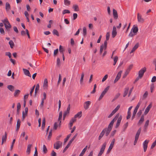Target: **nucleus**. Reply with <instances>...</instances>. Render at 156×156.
Masks as SVG:
<instances>
[{
	"instance_id": "f257e3e1",
	"label": "nucleus",
	"mask_w": 156,
	"mask_h": 156,
	"mask_svg": "<svg viewBox=\"0 0 156 156\" xmlns=\"http://www.w3.org/2000/svg\"><path fill=\"white\" fill-rule=\"evenodd\" d=\"M118 118V116H117V115H116L110 123L108 127L105 128L107 130H108V132L109 131L110 132L113 126L114 122L115 121H116L117 119Z\"/></svg>"
},
{
	"instance_id": "f03ea898",
	"label": "nucleus",
	"mask_w": 156,
	"mask_h": 156,
	"mask_svg": "<svg viewBox=\"0 0 156 156\" xmlns=\"http://www.w3.org/2000/svg\"><path fill=\"white\" fill-rule=\"evenodd\" d=\"M110 133V132H108L106 128H104L100 133L98 137V140H100L103 136L105 134L106 136H108Z\"/></svg>"
},
{
	"instance_id": "7ed1b4c3",
	"label": "nucleus",
	"mask_w": 156,
	"mask_h": 156,
	"mask_svg": "<svg viewBox=\"0 0 156 156\" xmlns=\"http://www.w3.org/2000/svg\"><path fill=\"white\" fill-rule=\"evenodd\" d=\"M62 143L60 141H56L54 144V148L57 150L61 147L62 146Z\"/></svg>"
},
{
	"instance_id": "20e7f679",
	"label": "nucleus",
	"mask_w": 156,
	"mask_h": 156,
	"mask_svg": "<svg viewBox=\"0 0 156 156\" xmlns=\"http://www.w3.org/2000/svg\"><path fill=\"white\" fill-rule=\"evenodd\" d=\"M146 70V68L145 67L141 69L139 72L138 77L140 78H141Z\"/></svg>"
},
{
	"instance_id": "39448f33",
	"label": "nucleus",
	"mask_w": 156,
	"mask_h": 156,
	"mask_svg": "<svg viewBox=\"0 0 156 156\" xmlns=\"http://www.w3.org/2000/svg\"><path fill=\"white\" fill-rule=\"evenodd\" d=\"M133 66V65L132 64H131L128 67L127 69L126 70L123 76V78H125L127 75L129 74V72H130V70L132 68Z\"/></svg>"
},
{
	"instance_id": "423d86ee",
	"label": "nucleus",
	"mask_w": 156,
	"mask_h": 156,
	"mask_svg": "<svg viewBox=\"0 0 156 156\" xmlns=\"http://www.w3.org/2000/svg\"><path fill=\"white\" fill-rule=\"evenodd\" d=\"M137 20L139 23H142L144 21V19L142 17V16L139 13L137 15Z\"/></svg>"
},
{
	"instance_id": "0eeeda50",
	"label": "nucleus",
	"mask_w": 156,
	"mask_h": 156,
	"mask_svg": "<svg viewBox=\"0 0 156 156\" xmlns=\"http://www.w3.org/2000/svg\"><path fill=\"white\" fill-rule=\"evenodd\" d=\"M70 109V105H69L68 106L66 110L64 112L63 116V119H65L66 115L69 113Z\"/></svg>"
},
{
	"instance_id": "6e6552de",
	"label": "nucleus",
	"mask_w": 156,
	"mask_h": 156,
	"mask_svg": "<svg viewBox=\"0 0 156 156\" xmlns=\"http://www.w3.org/2000/svg\"><path fill=\"white\" fill-rule=\"evenodd\" d=\"M149 142V140H146L143 143L144 150V152H146L147 147V144Z\"/></svg>"
},
{
	"instance_id": "1a4fd4ad",
	"label": "nucleus",
	"mask_w": 156,
	"mask_h": 156,
	"mask_svg": "<svg viewBox=\"0 0 156 156\" xmlns=\"http://www.w3.org/2000/svg\"><path fill=\"white\" fill-rule=\"evenodd\" d=\"M107 143L106 142H105L103 145H102L101 148L100 149V151L99 153L101 154L102 155L104 151L105 150V148L106 146V145Z\"/></svg>"
},
{
	"instance_id": "9d476101",
	"label": "nucleus",
	"mask_w": 156,
	"mask_h": 156,
	"mask_svg": "<svg viewBox=\"0 0 156 156\" xmlns=\"http://www.w3.org/2000/svg\"><path fill=\"white\" fill-rule=\"evenodd\" d=\"M122 73V71H120L119 72L116 77V78H115V80H114V83H116L120 78Z\"/></svg>"
},
{
	"instance_id": "9b49d317",
	"label": "nucleus",
	"mask_w": 156,
	"mask_h": 156,
	"mask_svg": "<svg viewBox=\"0 0 156 156\" xmlns=\"http://www.w3.org/2000/svg\"><path fill=\"white\" fill-rule=\"evenodd\" d=\"M117 116L118 117V116L117 115ZM118 119L117 120V123L115 126V128H117L119 126L122 119V116L121 115H120L119 118L118 117Z\"/></svg>"
},
{
	"instance_id": "f8f14e48",
	"label": "nucleus",
	"mask_w": 156,
	"mask_h": 156,
	"mask_svg": "<svg viewBox=\"0 0 156 156\" xmlns=\"http://www.w3.org/2000/svg\"><path fill=\"white\" fill-rule=\"evenodd\" d=\"M117 34L116 29L115 26H113L112 33V37L114 38L115 37Z\"/></svg>"
},
{
	"instance_id": "ddd939ff",
	"label": "nucleus",
	"mask_w": 156,
	"mask_h": 156,
	"mask_svg": "<svg viewBox=\"0 0 156 156\" xmlns=\"http://www.w3.org/2000/svg\"><path fill=\"white\" fill-rule=\"evenodd\" d=\"M149 120H147L145 123V124L144 126V132H146L147 131V127L149 125Z\"/></svg>"
},
{
	"instance_id": "4468645a",
	"label": "nucleus",
	"mask_w": 156,
	"mask_h": 156,
	"mask_svg": "<svg viewBox=\"0 0 156 156\" xmlns=\"http://www.w3.org/2000/svg\"><path fill=\"white\" fill-rule=\"evenodd\" d=\"M90 102L89 101H86L84 103V108L85 109H87L89 107V105L90 104Z\"/></svg>"
},
{
	"instance_id": "2eb2a0df",
	"label": "nucleus",
	"mask_w": 156,
	"mask_h": 156,
	"mask_svg": "<svg viewBox=\"0 0 156 156\" xmlns=\"http://www.w3.org/2000/svg\"><path fill=\"white\" fill-rule=\"evenodd\" d=\"M138 27L137 26H135V25L133 26L132 29L131 30H132L134 33H135L136 34L138 32Z\"/></svg>"
},
{
	"instance_id": "dca6fc26",
	"label": "nucleus",
	"mask_w": 156,
	"mask_h": 156,
	"mask_svg": "<svg viewBox=\"0 0 156 156\" xmlns=\"http://www.w3.org/2000/svg\"><path fill=\"white\" fill-rule=\"evenodd\" d=\"M76 121V119H75L73 117L72 118L71 120H70L69 125L70 126V129H71V127L73 126V124L74 122H75Z\"/></svg>"
},
{
	"instance_id": "f3484780",
	"label": "nucleus",
	"mask_w": 156,
	"mask_h": 156,
	"mask_svg": "<svg viewBox=\"0 0 156 156\" xmlns=\"http://www.w3.org/2000/svg\"><path fill=\"white\" fill-rule=\"evenodd\" d=\"M7 133L6 132L5 133V135L2 138V144H3L4 142H5L7 139Z\"/></svg>"
},
{
	"instance_id": "a211bd4d",
	"label": "nucleus",
	"mask_w": 156,
	"mask_h": 156,
	"mask_svg": "<svg viewBox=\"0 0 156 156\" xmlns=\"http://www.w3.org/2000/svg\"><path fill=\"white\" fill-rule=\"evenodd\" d=\"M23 69L24 73L25 75L29 77L31 76V75L30 74V73L28 70L24 68Z\"/></svg>"
},
{
	"instance_id": "6ab92c4d",
	"label": "nucleus",
	"mask_w": 156,
	"mask_h": 156,
	"mask_svg": "<svg viewBox=\"0 0 156 156\" xmlns=\"http://www.w3.org/2000/svg\"><path fill=\"white\" fill-rule=\"evenodd\" d=\"M152 105L151 104H149L146 108L145 110V111L144 112V113L145 115L147 114L149 112L150 109Z\"/></svg>"
},
{
	"instance_id": "aec40b11",
	"label": "nucleus",
	"mask_w": 156,
	"mask_h": 156,
	"mask_svg": "<svg viewBox=\"0 0 156 156\" xmlns=\"http://www.w3.org/2000/svg\"><path fill=\"white\" fill-rule=\"evenodd\" d=\"M113 17L115 19H117L118 18V15L117 11L115 9L113 10Z\"/></svg>"
},
{
	"instance_id": "412c9836",
	"label": "nucleus",
	"mask_w": 156,
	"mask_h": 156,
	"mask_svg": "<svg viewBox=\"0 0 156 156\" xmlns=\"http://www.w3.org/2000/svg\"><path fill=\"white\" fill-rule=\"evenodd\" d=\"M82 112L81 111L79 112L75 115L73 118H75V119L76 118H80L82 116Z\"/></svg>"
},
{
	"instance_id": "4be33fe9",
	"label": "nucleus",
	"mask_w": 156,
	"mask_h": 156,
	"mask_svg": "<svg viewBox=\"0 0 156 156\" xmlns=\"http://www.w3.org/2000/svg\"><path fill=\"white\" fill-rule=\"evenodd\" d=\"M20 125V121L19 119H18L17 120L16 127V130L17 131L19 130Z\"/></svg>"
},
{
	"instance_id": "5701e85b",
	"label": "nucleus",
	"mask_w": 156,
	"mask_h": 156,
	"mask_svg": "<svg viewBox=\"0 0 156 156\" xmlns=\"http://www.w3.org/2000/svg\"><path fill=\"white\" fill-rule=\"evenodd\" d=\"M129 90V88L128 87H126L124 89V91L123 94V97H125L128 93Z\"/></svg>"
},
{
	"instance_id": "b1692460",
	"label": "nucleus",
	"mask_w": 156,
	"mask_h": 156,
	"mask_svg": "<svg viewBox=\"0 0 156 156\" xmlns=\"http://www.w3.org/2000/svg\"><path fill=\"white\" fill-rule=\"evenodd\" d=\"M48 80L47 79H44L43 83V87L45 88H47L48 86Z\"/></svg>"
},
{
	"instance_id": "393cba45",
	"label": "nucleus",
	"mask_w": 156,
	"mask_h": 156,
	"mask_svg": "<svg viewBox=\"0 0 156 156\" xmlns=\"http://www.w3.org/2000/svg\"><path fill=\"white\" fill-rule=\"evenodd\" d=\"M10 9V6L8 2H6L5 4V10L8 12Z\"/></svg>"
},
{
	"instance_id": "a878e982",
	"label": "nucleus",
	"mask_w": 156,
	"mask_h": 156,
	"mask_svg": "<svg viewBox=\"0 0 156 156\" xmlns=\"http://www.w3.org/2000/svg\"><path fill=\"white\" fill-rule=\"evenodd\" d=\"M144 116L143 115H142L140 119L138 122V125H141L144 122Z\"/></svg>"
},
{
	"instance_id": "bb28decb",
	"label": "nucleus",
	"mask_w": 156,
	"mask_h": 156,
	"mask_svg": "<svg viewBox=\"0 0 156 156\" xmlns=\"http://www.w3.org/2000/svg\"><path fill=\"white\" fill-rule=\"evenodd\" d=\"M73 8L74 9L75 11L77 12L79 10L78 6L76 4L73 5Z\"/></svg>"
},
{
	"instance_id": "cd10ccee",
	"label": "nucleus",
	"mask_w": 156,
	"mask_h": 156,
	"mask_svg": "<svg viewBox=\"0 0 156 156\" xmlns=\"http://www.w3.org/2000/svg\"><path fill=\"white\" fill-rule=\"evenodd\" d=\"M32 146V145L30 144H29L28 145L27 147V152L28 154H29L31 150V147Z\"/></svg>"
},
{
	"instance_id": "c85d7f7f",
	"label": "nucleus",
	"mask_w": 156,
	"mask_h": 156,
	"mask_svg": "<svg viewBox=\"0 0 156 156\" xmlns=\"http://www.w3.org/2000/svg\"><path fill=\"white\" fill-rule=\"evenodd\" d=\"M84 75V73L83 72L81 73V76L80 79V83L81 84H82L83 83V80Z\"/></svg>"
},
{
	"instance_id": "c756f323",
	"label": "nucleus",
	"mask_w": 156,
	"mask_h": 156,
	"mask_svg": "<svg viewBox=\"0 0 156 156\" xmlns=\"http://www.w3.org/2000/svg\"><path fill=\"white\" fill-rule=\"evenodd\" d=\"M87 146H86L85 147L83 150L81 152L79 156H83L84 154L85 151L87 149Z\"/></svg>"
},
{
	"instance_id": "7c9ffc66",
	"label": "nucleus",
	"mask_w": 156,
	"mask_h": 156,
	"mask_svg": "<svg viewBox=\"0 0 156 156\" xmlns=\"http://www.w3.org/2000/svg\"><path fill=\"white\" fill-rule=\"evenodd\" d=\"M59 52L62 54H62H64V49L63 48L62 46L61 45H60L59 47Z\"/></svg>"
},
{
	"instance_id": "2f4dec72",
	"label": "nucleus",
	"mask_w": 156,
	"mask_h": 156,
	"mask_svg": "<svg viewBox=\"0 0 156 156\" xmlns=\"http://www.w3.org/2000/svg\"><path fill=\"white\" fill-rule=\"evenodd\" d=\"M148 94V92L147 91H146L144 94L141 98L143 100L145 99L147 97Z\"/></svg>"
},
{
	"instance_id": "473e14b6",
	"label": "nucleus",
	"mask_w": 156,
	"mask_h": 156,
	"mask_svg": "<svg viewBox=\"0 0 156 156\" xmlns=\"http://www.w3.org/2000/svg\"><path fill=\"white\" fill-rule=\"evenodd\" d=\"M4 25L5 28L7 30L9 29L11 27V26L10 24L9 23H7V24L5 23L4 24Z\"/></svg>"
},
{
	"instance_id": "72a5a7b5",
	"label": "nucleus",
	"mask_w": 156,
	"mask_h": 156,
	"mask_svg": "<svg viewBox=\"0 0 156 156\" xmlns=\"http://www.w3.org/2000/svg\"><path fill=\"white\" fill-rule=\"evenodd\" d=\"M20 91L19 90H16L14 94V96L15 97H17L18 95L20 93Z\"/></svg>"
},
{
	"instance_id": "f704fd0d",
	"label": "nucleus",
	"mask_w": 156,
	"mask_h": 156,
	"mask_svg": "<svg viewBox=\"0 0 156 156\" xmlns=\"http://www.w3.org/2000/svg\"><path fill=\"white\" fill-rule=\"evenodd\" d=\"M118 59V58L117 56H115L113 58L114 63H113V65L114 66H115V65Z\"/></svg>"
},
{
	"instance_id": "c9c22d12",
	"label": "nucleus",
	"mask_w": 156,
	"mask_h": 156,
	"mask_svg": "<svg viewBox=\"0 0 156 156\" xmlns=\"http://www.w3.org/2000/svg\"><path fill=\"white\" fill-rule=\"evenodd\" d=\"M7 88L11 91H13L14 90V87L12 85H8L7 87Z\"/></svg>"
},
{
	"instance_id": "e433bc0d",
	"label": "nucleus",
	"mask_w": 156,
	"mask_h": 156,
	"mask_svg": "<svg viewBox=\"0 0 156 156\" xmlns=\"http://www.w3.org/2000/svg\"><path fill=\"white\" fill-rule=\"evenodd\" d=\"M45 118H44L43 119L42 121V129H43L45 126Z\"/></svg>"
},
{
	"instance_id": "4c0bfd02",
	"label": "nucleus",
	"mask_w": 156,
	"mask_h": 156,
	"mask_svg": "<svg viewBox=\"0 0 156 156\" xmlns=\"http://www.w3.org/2000/svg\"><path fill=\"white\" fill-rule=\"evenodd\" d=\"M52 33L54 35H56L58 36H59V33H58V31L57 30H55V29L53 30Z\"/></svg>"
},
{
	"instance_id": "58836bf2",
	"label": "nucleus",
	"mask_w": 156,
	"mask_h": 156,
	"mask_svg": "<svg viewBox=\"0 0 156 156\" xmlns=\"http://www.w3.org/2000/svg\"><path fill=\"white\" fill-rule=\"evenodd\" d=\"M9 44L10 45V48H12L13 47L14 45L13 42L12 40H10L9 41Z\"/></svg>"
},
{
	"instance_id": "ea45409f",
	"label": "nucleus",
	"mask_w": 156,
	"mask_h": 156,
	"mask_svg": "<svg viewBox=\"0 0 156 156\" xmlns=\"http://www.w3.org/2000/svg\"><path fill=\"white\" fill-rule=\"evenodd\" d=\"M141 101H140L138 102V103L137 105H136V107L134 110L137 111L139 108V107L141 104Z\"/></svg>"
},
{
	"instance_id": "a19ab883",
	"label": "nucleus",
	"mask_w": 156,
	"mask_h": 156,
	"mask_svg": "<svg viewBox=\"0 0 156 156\" xmlns=\"http://www.w3.org/2000/svg\"><path fill=\"white\" fill-rule=\"evenodd\" d=\"M107 41H105L104 42V44L102 45V46H103V48H104V49L105 50L107 48Z\"/></svg>"
},
{
	"instance_id": "79ce46f5",
	"label": "nucleus",
	"mask_w": 156,
	"mask_h": 156,
	"mask_svg": "<svg viewBox=\"0 0 156 156\" xmlns=\"http://www.w3.org/2000/svg\"><path fill=\"white\" fill-rule=\"evenodd\" d=\"M109 86H108L107 87H106L104 90L102 92L103 93L105 94L106 92L108 91V90H109Z\"/></svg>"
},
{
	"instance_id": "37998d69",
	"label": "nucleus",
	"mask_w": 156,
	"mask_h": 156,
	"mask_svg": "<svg viewBox=\"0 0 156 156\" xmlns=\"http://www.w3.org/2000/svg\"><path fill=\"white\" fill-rule=\"evenodd\" d=\"M109 86H108L107 87H106L104 90L102 92L103 93L105 94L106 92L108 91V90H109Z\"/></svg>"
},
{
	"instance_id": "c03bdc74",
	"label": "nucleus",
	"mask_w": 156,
	"mask_h": 156,
	"mask_svg": "<svg viewBox=\"0 0 156 156\" xmlns=\"http://www.w3.org/2000/svg\"><path fill=\"white\" fill-rule=\"evenodd\" d=\"M128 125V122H126L125 124H124L123 126V131H125L127 128V127Z\"/></svg>"
},
{
	"instance_id": "a18cd8bd",
	"label": "nucleus",
	"mask_w": 156,
	"mask_h": 156,
	"mask_svg": "<svg viewBox=\"0 0 156 156\" xmlns=\"http://www.w3.org/2000/svg\"><path fill=\"white\" fill-rule=\"evenodd\" d=\"M137 111L135 110H134L133 112V114L132 115V118H131L132 120H133L135 118L136 114Z\"/></svg>"
},
{
	"instance_id": "49530a36",
	"label": "nucleus",
	"mask_w": 156,
	"mask_h": 156,
	"mask_svg": "<svg viewBox=\"0 0 156 156\" xmlns=\"http://www.w3.org/2000/svg\"><path fill=\"white\" fill-rule=\"evenodd\" d=\"M87 34V28L85 27L83 28V35L85 36Z\"/></svg>"
},
{
	"instance_id": "de8ad7c7",
	"label": "nucleus",
	"mask_w": 156,
	"mask_h": 156,
	"mask_svg": "<svg viewBox=\"0 0 156 156\" xmlns=\"http://www.w3.org/2000/svg\"><path fill=\"white\" fill-rule=\"evenodd\" d=\"M64 3L65 5L68 6L70 4V2L68 0H64Z\"/></svg>"
},
{
	"instance_id": "09e8293b",
	"label": "nucleus",
	"mask_w": 156,
	"mask_h": 156,
	"mask_svg": "<svg viewBox=\"0 0 156 156\" xmlns=\"http://www.w3.org/2000/svg\"><path fill=\"white\" fill-rule=\"evenodd\" d=\"M71 134H69L67 136L66 138L64 140V143H65L69 139V137H70L71 136Z\"/></svg>"
},
{
	"instance_id": "8fccbe9b",
	"label": "nucleus",
	"mask_w": 156,
	"mask_h": 156,
	"mask_svg": "<svg viewBox=\"0 0 156 156\" xmlns=\"http://www.w3.org/2000/svg\"><path fill=\"white\" fill-rule=\"evenodd\" d=\"M43 151L44 153H46L47 151V149L45 145H44L43 146Z\"/></svg>"
},
{
	"instance_id": "3c124183",
	"label": "nucleus",
	"mask_w": 156,
	"mask_h": 156,
	"mask_svg": "<svg viewBox=\"0 0 156 156\" xmlns=\"http://www.w3.org/2000/svg\"><path fill=\"white\" fill-rule=\"evenodd\" d=\"M62 111L60 112H59V115L58 119V120L59 121L60 120H61L62 117Z\"/></svg>"
},
{
	"instance_id": "603ef678",
	"label": "nucleus",
	"mask_w": 156,
	"mask_h": 156,
	"mask_svg": "<svg viewBox=\"0 0 156 156\" xmlns=\"http://www.w3.org/2000/svg\"><path fill=\"white\" fill-rule=\"evenodd\" d=\"M62 14L64 15L66 13H70V11L68 10H64L62 11Z\"/></svg>"
},
{
	"instance_id": "864d4df0",
	"label": "nucleus",
	"mask_w": 156,
	"mask_h": 156,
	"mask_svg": "<svg viewBox=\"0 0 156 156\" xmlns=\"http://www.w3.org/2000/svg\"><path fill=\"white\" fill-rule=\"evenodd\" d=\"M136 35V34L134 33L132 30H131L129 34V37H133V36Z\"/></svg>"
},
{
	"instance_id": "5fc2aeb1",
	"label": "nucleus",
	"mask_w": 156,
	"mask_h": 156,
	"mask_svg": "<svg viewBox=\"0 0 156 156\" xmlns=\"http://www.w3.org/2000/svg\"><path fill=\"white\" fill-rule=\"evenodd\" d=\"M52 130H51L49 132V134L48 136V140H50V139L51 138V137L52 136Z\"/></svg>"
},
{
	"instance_id": "6e6d98bb",
	"label": "nucleus",
	"mask_w": 156,
	"mask_h": 156,
	"mask_svg": "<svg viewBox=\"0 0 156 156\" xmlns=\"http://www.w3.org/2000/svg\"><path fill=\"white\" fill-rule=\"evenodd\" d=\"M2 21L4 23V24L5 23L6 24H7V23H9V22L8 21V19L7 18H5L4 20H2Z\"/></svg>"
},
{
	"instance_id": "4d7b16f0",
	"label": "nucleus",
	"mask_w": 156,
	"mask_h": 156,
	"mask_svg": "<svg viewBox=\"0 0 156 156\" xmlns=\"http://www.w3.org/2000/svg\"><path fill=\"white\" fill-rule=\"evenodd\" d=\"M108 77V75L107 74H106L105 75V76L103 77V78H102V82H104L105 81L107 78Z\"/></svg>"
},
{
	"instance_id": "13d9d810",
	"label": "nucleus",
	"mask_w": 156,
	"mask_h": 156,
	"mask_svg": "<svg viewBox=\"0 0 156 156\" xmlns=\"http://www.w3.org/2000/svg\"><path fill=\"white\" fill-rule=\"evenodd\" d=\"M35 85H34L33 87L32 88V89H31V91L30 92V95L31 96H32V93L34 91V88H35Z\"/></svg>"
},
{
	"instance_id": "bf43d9fd",
	"label": "nucleus",
	"mask_w": 156,
	"mask_h": 156,
	"mask_svg": "<svg viewBox=\"0 0 156 156\" xmlns=\"http://www.w3.org/2000/svg\"><path fill=\"white\" fill-rule=\"evenodd\" d=\"M0 32L2 34H5V31L4 29L2 27H0Z\"/></svg>"
},
{
	"instance_id": "052dcab7",
	"label": "nucleus",
	"mask_w": 156,
	"mask_h": 156,
	"mask_svg": "<svg viewBox=\"0 0 156 156\" xmlns=\"http://www.w3.org/2000/svg\"><path fill=\"white\" fill-rule=\"evenodd\" d=\"M105 94L102 92L98 98V100L100 101L103 98Z\"/></svg>"
},
{
	"instance_id": "680f3d73",
	"label": "nucleus",
	"mask_w": 156,
	"mask_h": 156,
	"mask_svg": "<svg viewBox=\"0 0 156 156\" xmlns=\"http://www.w3.org/2000/svg\"><path fill=\"white\" fill-rule=\"evenodd\" d=\"M113 147H112L110 146H109V147L108 148V149L107 151V153H106L107 154H108L110 153V151H111V150L112 149Z\"/></svg>"
},
{
	"instance_id": "e2e57ef3",
	"label": "nucleus",
	"mask_w": 156,
	"mask_h": 156,
	"mask_svg": "<svg viewBox=\"0 0 156 156\" xmlns=\"http://www.w3.org/2000/svg\"><path fill=\"white\" fill-rule=\"evenodd\" d=\"M106 40L107 41L109 40V37H110V34L109 32H107L106 33Z\"/></svg>"
},
{
	"instance_id": "0e129e2a",
	"label": "nucleus",
	"mask_w": 156,
	"mask_h": 156,
	"mask_svg": "<svg viewBox=\"0 0 156 156\" xmlns=\"http://www.w3.org/2000/svg\"><path fill=\"white\" fill-rule=\"evenodd\" d=\"M156 145V140L153 143L151 146V149L153 148Z\"/></svg>"
},
{
	"instance_id": "69168bd1",
	"label": "nucleus",
	"mask_w": 156,
	"mask_h": 156,
	"mask_svg": "<svg viewBox=\"0 0 156 156\" xmlns=\"http://www.w3.org/2000/svg\"><path fill=\"white\" fill-rule=\"evenodd\" d=\"M58 49H56L54 51V56H55L57 53H58Z\"/></svg>"
},
{
	"instance_id": "338daca9",
	"label": "nucleus",
	"mask_w": 156,
	"mask_h": 156,
	"mask_svg": "<svg viewBox=\"0 0 156 156\" xmlns=\"http://www.w3.org/2000/svg\"><path fill=\"white\" fill-rule=\"evenodd\" d=\"M139 44L138 43H137L134 46L133 48H134L135 50H136L139 47Z\"/></svg>"
},
{
	"instance_id": "774afa93",
	"label": "nucleus",
	"mask_w": 156,
	"mask_h": 156,
	"mask_svg": "<svg viewBox=\"0 0 156 156\" xmlns=\"http://www.w3.org/2000/svg\"><path fill=\"white\" fill-rule=\"evenodd\" d=\"M156 81V77L154 76L152 78L151 81L152 82H154Z\"/></svg>"
}]
</instances>
